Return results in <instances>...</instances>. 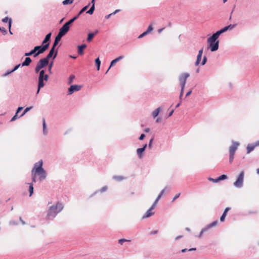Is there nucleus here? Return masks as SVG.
Segmentation results:
<instances>
[{"label": "nucleus", "mask_w": 259, "mask_h": 259, "mask_svg": "<svg viewBox=\"0 0 259 259\" xmlns=\"http://www.w3.org/2000/svg\"><path fill=\"white\" fill-rule=\"evenodd\" d=\"M218 223V221H213L212 223H211L210 224H208L207 226H206V229H207V230H208L209 229L217 226Z\"/></svg>", "instance_id": "nucleus-26"}, {"label": "nucleus", "mask_w": 259, "mask_h": 259, "mask_svg": "<svg viewBox=\"0 0 259 259\" xmlns=\"http://www.w3.org/2000/svg\"><path fill=\"white\" fill-rule=\"evenodd\" d=\"M227 179V176L226 175H222L219 177H218V180H219V182L222 180H226Z\"/></svg>", "instance_id": "nucleus-36"}, {"label": "nucleus", "mask_w": 259, "mask_h": 259, "mask_svg": "<svg viewBox=\"0 0 259 259\" xmlns=\"http://www.w3.org/2000/svg\"><path fill=\"white\" fill-rule=\"evenodd\" d=\"M32 60L30 57H26L24 61L21 64L22 66H27L31 63Z\"/></svg>", "instance_id": "nucleus-16"}, {"label": "nucleus", "mask_w": 259, "mask_h": 259, "mask_svg": "<svg viewBox=\"0 0 259 259\" xmlns=\"http://www.w3.org/2000/svg\"><path fill=\"white\" fill-rule=\"evenodd\" d=\"M49 79V75L45 74V70L42 69L39 72V76L38 78V84H37V90L36 94H38L39 93L40 90L45 85V81H48Z\"/></svg>", "instance_id": "nucleus-4"}, {"label": "nucleus", "mask_w": 259, "mask_h": 259, "mask_svg": "<svg viewBox=\"0 0 259 259\" xmlns=\"http://www.w3.org/2000/svg\"><path fill=\"white\" fill-rule=\"evenodd\" d=\"M180 195H181V193H178V194H176V195L175 196V197H174V198H173V199H172V202H174L175 200H176L177 199H178V198L180 197Z\"/></svg>", "instance_id": "nucleus-55"}, {"label": "nucleus", "mask_w": 259, "mask_h": 259, "mask_svg": "<svg viewBox=\"0 0 259 259\" xmlns=\"http://www.w3.org/2000/svg\"><path fill=\"white\" fill-rule=\"evenodd\" d=\"M35 53H36V51L35 48H34L33 50L30 51L29 52L25 53L24 56H30L31 55H35Z\"/></svg>", "instance_id": "nucleus-30"}, {"label": "nucleus", "mask_w": 259, "mask_h": 259, "mask_svg": "<svg viewBox=\"0 0 259 259\" xmlns=\"http://www.w3.org/2000/svg\"><path fill=\"white\" fill-rule=\"evenodd\" d=\"M50 42H48L45 45H42L41 44L40 46H36L34 47L35 50L36 51V53H35V55H34V57H37L39 55L42 54L46 50H47L49 47Z\"/></svg>", "instance_id": "nucleus-6"}, {"label": "nucleus", "mask_w": 259, "mask_h": 259, "mask_svg": "<svg viewBox=\"0 0 259 259\" xmlns=\"http://www.w3.org/2000/svg\"><path fill=\"white\" fill-rule=\"evenodd\" d=\"M87 48V45L82 44L77 46L78 53L79 55H82L83 54V49Z\"/></svg>", "instance_id": "nucleus-18"}, {"label": "nucleus", "mask_w": 259, "mask_h": 259, "mask_svg": "<svg viewBox=\"0 0 259 259\" xmlns=\"http://www.w3.org/2000/svg\"><path fill=\"white\" fill-rule=\"evenodd\" d=\"M1 30L2 31V32H3V34L4 35H5L7 34V31L6 29H5V28H3V29H1Z\"/></svg>", "instance_id": "nucleus-64"}, {"label": "nucleus", "mask_w": 259, "mask_h": 259, "mask_svg": "<svg viewBox=\"0 0 259 259\" xmlns=\"http://www.w3.org/2000/svg\"><path fill=\"white\" fill-rule=\"evenodd\" d=\"M190 76L189 73H184L181 74L179 77L180 84L181 87L180 97L182 96L185 87L187 78Z\"/></svg>", "instance_id": "nucleus-5"}, {"label": "nucleus", "mask_w": 259, "mask_h": 259, "mask_svg": "<svg viewBox=\"0 0 259 259\" xmlns=\"http://www.w3.org/2000/svg\"><path fill=\"white\" fill-rule=\"evenodd\" d=\"M207 62V57L204 56L203 57V59H202V61L201 62V65H204L206 64Z\"/></svg>", "instance_id": "nucleus-45"}, {"label": "nucleus", "mask_w": 259, "mask_h": 259, "mask_svg": "<svg viewBox=\"0 0 259 259\" xmlns=\"http://www.w3.org/2000/svg\"><path fill=\"white\" fill-rule=\"evenodd\" d=\"M79 15L77 14L76 16L73 17L72 19L69 20L68 21L66 22L68 24L70 25L73 23L76 19H77L79 18Z\"/></svg>", "instance_id": "nucleus-27"}, {"label": "nucleus", "mask_w": 259, "mask_h": 259, "mask_svg": "<svg viewBox=\"0 0 259 259\" xmlns=\"http://www.w3.org/2000/svg\"><path fill=\"white\" fill-rule=\"evenodd\" d=\"M82 88L81 85L74 84L71 85L68 89V95H70L72 94L74 92L79 91Z\"/></svg>", "instance_id": "nucleus-12"}, {"label": "nucleus", "mask_w": 259, "mask_h": 259, "mask_svg": "<svg viewBox=\"0 0 259 259\" xmlns=\"http://www.w3.org/2000/svg\"><path fill=\"white\" fill-rule=\"evenodd\" d=\"M207 230V229H206V227L204 228H203L201 231H200L199 235L198 236V238H201L202 236V235L203 234L204 232H205V231H206Z\"/></svg>", "instance_id": "nucleus-40"}, {"label": "nucleus", "mask_w": 259, "mask_h": 259, "mask_svg": "<svg viewBox=\"0 0 259 259\" xmlns=\"http://www.w3.org/2000/svg\"><path fill=\"white\" fill-rule=\"evenodd\" d=\"M12 72H13V71H12V70H8L3 75V76H8V75H9L10 74H11Z\"/></svg>", "instance_id": "nucleus-56"}, {"label": "nucleus", "mask_w": 259, "mask_h": 259, "mask_svg": "<svg viewBox=\"0 0 259 259\" xmlns=\"http://www.w3.org/2000/svg\"><path fill=\"white\" fill-rule=\"evenodd\" d=\"M159 200H158L157 199H155V200L154 201V202H153V204L152 205V206H151V209H154V208L155 207V206H156Z\"/></svg>", "instance_id": "nucleus-44"}, {"label": "nucleus", "mask_w": 259, "mask_h": 259, "mask_svg": "<svg viewBox=\"0 0 259 259\" xmlns=\"http://www.w3.org/2000/svg\"><path fill=\"white\" fill-rule=\"evenodd\" d=\"M166 189V187L164 188L161 192L160 193H159V194L158 195V196H157L156 199H157L158 200H159L160 198L162 197V196L163 195V194H164V193L165 192V191Z\"/></svg>", "instance_id": "nucleus-38"}, {"label": "nucleus", "mask_w": 259, "mask_h": 259, "mask_svg": "<svg viewBox=\"0 0 259 259\" xmlns=\"http://www.w3.org/2000/svg\"><path fill=\"white\" fill-rule=\"evenodd\" d=\"M239 145V143L237 142L232 141V145L229 148V153L235 154V152Z\"/></svg>", "instance_id": "nucleus-13"}, {"label": "nucleus", "mask_w": 259, "mask_h": 259, "mask_svg": "<svg viewBox=\"0 0 259 259\" xmlns=\"http://www.w3.org/2000/svg\"><path fill=\"white\" fill-rule=\"evenodd\" d=\"M208 180L209 181H210L213 182V183H218V182H219V180H218V178H216V179H213V178H209L208 179Z\"/></svg>", "instance_id": "nucleus-52"}, {"label": "nucleus", "mask_w": 259, "mask_h": 259, "mask_svg": "<svg viewBox=\"0 0 259 259\" xmlns=\"http://www.w3.org/2000/svg\"><path fill=\"white\" fill-rule=\"evenodd\" d=\"M243 179L244 171H242L238 175L236 181L234 182V186L238 188H241V187H242L243 184Z\"/></svg>", "instance_id": "nucleus-8"}, {"label": "nucleus", "mask_w": 259, "mask_h": 259, "mask_svg": "<svg viewBox=\"0 0 259 259\" xmlns=\"http://www.w3.org/2000/svg\"><path fill=\"white\" fill-rule=\"evenodd\" d=\"M124 58V56H119L118 57L116 58V59L113 60L111 63H110V65L109 67V68L108 69V70H107V71L106 72V73H107L108 72V71H109V70L110 69V68L114 66L117 62H118L119 61L121 60V59H122L123 58Z\"/></svg>", "instance_id": "nucleus-14"}, {"label": "nucleus", "mask_w": 259, "mask_h": 259, "mask_svg": "<svg viewBox=\"0 0 259 259\" xmlns=\"http://www.w3.org/2000/svg\"><path fill=\"white\" fill-rule=\"evenodd\" d=\"M95 6L92 5V6L90 8V9L87 12V13H88L90 15L93 14L95 11Z\"/></svg>", "instance_id": "nucleus-34"}, {"label": "nucleus", "mask_w": 259, "mask_h": 259, "mask_svg": "<svg viewBox=\"0 0 259 259\" xmlns=\"http://www.w3.org/2000/svg\"><path fill=\"white\" fill-rule=\"evenodd\" d=\"M147 146V144H145L143 147L137 149V153L139 158H141L142 157V153L145 151Z\"/></svg>", "instance_id": "nucleus-15"}, {"label": "nucleus", "mask_w": 259, "mask_h": 259, "mask_svg": "<svg viewBox=\"0 0 259 259\" xmlns=\"http://www.w3.org/2000/svg\"><path fill=\"white\" fill-rule=\"evenodd\" d=\"M73 1L74 0H64V1H63L62 3L64 5H67L72 4Z\"/></svg>", "instance_id": "nucleus-41"}, {"label": "nucleus", "mask_w": 259, "mask_h": 259, "mask_svg": "<svg viewBox=\"0 0 259 259\" xmlns=\"http://www.w3.org/2000/svg\"><path fill=\"white\" fill-rule=\"evenodd\" d=\"M146 35H147V34L146 33V32H144L143 33H142V34H141L139 36H138V38H141L142 37H143L144 36H146Z\"/></svg>", "instance_id": "nucleus-57"}, {"label": "nucleus", "mask_w": 259, "mask_h": 259, "mask_svg": "<svg viewBox=\"0 0 259 259\" xmlns=\"http://www.w3.org/2000/svg\"><path fill=\"white\" fill-rule=\"evenodd\" d=\"M201 57H202V55H197V59H196V61L195 63V66H198L200 63V61H201Z\"/></svg>", "instance_id": "nucleus-33"}, {"label": "nucleus", "mask_w": 259, "mask_h": 259, "mask_svg": "<svg viewBox=\"0 0 259 259\" xmlns=\"http://www.w3.org/2000/svg\"><path fill=\"white\" fill-rule=\"evenodd\" d=\"M58 54L57 51H55V48L52 47L51 50L49 51V53L47 55V56L44 58L47 59V60L49 61V59L53 57V60H54L55 58L57 57Z\"/></svg>", "instance_id": "nucleus-11"}, {"label": "nucleus", "mask_w": 259, "mask_h": 259, "mask_svg": "<svg viewBox=\"0 0 259 259\" xmlns=\"http://www.w3.org/2000/svg\"><path fill=\"white\" fill-rule=\"evenodd\" d=\"M145 137V135L144 134H142L139 138L140 140H143Z\"/></svg>", "instance_id": "nucleus-60"}, {"label": "nucleus", "mask_w": 259, "mask_h": 259, "mask_svg": "<svg viewBox=\"0 0 259 259\" xmlns=\"http://www.w3.org/2000/svg\"><path fill=\"white\" fill-rule=\"evenodd\" d=\"M153 30V27L151 25H149L147 30L145 31L146 33L148 34L150 32H151Z\"/></svg>", "instance_id": "nucleus-48"}, {"label": "nucleus", "mask_w": 259, "mask_h": 259, "mask_svg": "<svg viewBox=\"0 0 259 259\" xmlns=\"http://www.w3.org/2000/svg\"><path fill=\"white\" fill-rule=\"evenodd\" d=\"M153 30V27L151 25H149L147 30L145 31L146 33L148 34L150 32H151Z\"/></svg>", "instance_id": "nucleus-47"}, {"label": "nucleus", "mask_w": 259, "mask_h": 259, "mask_svg": "<svg viewBox=\"0 0 259 259\" xmlns=\"http://www.w3.org/2000/svg\"><path fill=\"white\" fill-rule=\"evenodd\" d=\"M228 30L227 29L226 27L225 26L224 28L221 29L220 30L217 31L216 32L214 33V34H215L218 37H219V36L221 34L226 32Z\"/></svg>", "instance_id": "nucleus-22"}, {"label": "nucleus", "mask_w": 259, "mask_h": 259, "mask_svg": "<svg viewBox=\"0 0 259 259\" xmlns=\"http://www.w3.org/2000/svg\"><path fill=\"white\" fill-rule=\"evenodd\" d=\"M236 26V24H230L228 26H226V28L227 30H231L233 28H234Z\"/></svg>", "instance_id": "nucleus-39"}, {"label": "nucleus", "mask_w": 259, "mask_h": 259, "mask_svg": "<svg viewBox=\"0 0 259 259\" xmlns=\"http://www.w3.org/2000/svg\"><path fill=\"white\" fill-rule=\"evenodd\" d=\"M230 209V207H227L225 208L224 212L223 213L222 216L220 218V221L221 222H223L225 220V217L227 215V212Z\"/></svg>", "instance_id": "nucleus-23"}, {"label": "nucleus", "mask_w": 259, "mask_h": 259, "mask_svg": "<svg viewBox=\"0 0 259 259\" xmlns=\"http://www.w3.org/2000/svg\"><path fill=\"white\" fill-rule=\"evenodd\" d=\"M11 24H12V19L11 18H10L9 19V32L10 33V34H12V31H11Z\"/></svg>", "instance_id": "nucleus-53"}, {"label": "nucleus", "mask_w": 259, "mask_h": 259, "mask_svg": "<svg viewBox=\"0 0 259 259\" xmlns=\"http://www.w3.org/2000/svg\"><path fill=\"white\" fill-rule=\"evenodd\" d=\"M42 127H43V134L46 135L48 134V131L47 130V125L45 118H42Z\"/></svg>", "instance_id": "nucleus-25"}, {"label": "nucleus", "mask_w": 259, "mask_h": 259, "mask_svg": "<svg viewBox=\"0 0 259 259\" xmlns=\"http://www.w3.org/2000/svg\"><path fill=\"white\" fill-rule=\"evenodd\" d=\"M107 187L106 186H104L101 189L100 191L101 192H103L106 191L107 190Z\"/></svg>", "instance_id": "nucleus-61"}, {"label": "nucleus", "mask_w": 259, "mask_h": 259, "mask_svg": "<svg viewBox=\"0 0 259 259\" xmlns=\"http://www.w3.org/2000/svg\"><path fill=\"white\" fill-rule=\"evenodd\" d=\"M160 112H164L163 106L158 107L154 110L152 113H159Z\"/></svg>", "instance_id": "nucleus-28"}, {"label": "nucleus", "mask_w": 259, "mask_h": 259, "mask_svg": "<svg viewBox=\"0 0 259 259\" xmlns=\"http://www.w3.org/2000/svg\"><path fill=\"white\" fill-rule=\"evenodd\" d=\"M42 160H40L34 164L31 170L32 181L33 183L36 182V174L39 176V180L40 181L45 180L47 177V173L42 168Z\"/></svg>", "instance_id": "nucleus-1"}, {"label": "nucleus", "mask_w": 259, "mask_h": 259, "mask_svg": "<svg viewBox=\"0 0 259 259\" xmlns=\"http://www.w3.org/2000/svg\"><path fill=\"white\" fill-rule=\"evenodd\" d=\"M98 32V30H96L94 33H89L88 35L87 40L91 41L92 40L94 36Z\"/></svg>", "instance_id": "nucleus-21"}, {"label": "nucleus", "mask_w": 259, "mask_h": 259, "mask_svg": "<svg viewBox=\"0 0 259 259\" xmlns=\"http://www.w3.org/2000/svg\"><path fill=\"white\" fill-rule=\"evenodd\" d=\"M70 28V25L67 22L65 23L59 29V33H58L61 36H64L69 31Z\"/></svg>", "instance_id": "nucleus-10"}, {"label": "nucleus", "mask_w": 259, "mask_h": 259, "mask_svg": "<svg viewBox=\"0 0 259 259\" xmlns=\"http://www.w3.org/2000/svg\"><path fill=\"white\" fill-rule=\"evenodd\" d=\"M21 65V64H19L17 65H16V66L14 67V68L12 69V71H13V72L15 71L16 70H17V69L19 68V67Z\"/></svg>", "instance_id": "nucleus-54"}, {"label": "nucleus", "mask_w": 259, "mask_h": 259, "mask_svg": "<svg viewBox=\"0 0 259 259\" xmlns=\"http://www.w3.org/2000/svg\"><path fill=\"white\" fill-rule=\"evenodd\" d=\"M130 241V240L122 238V239H120L118 240V243L122 245L123 242H126V241Z\"/></svg>", "instance_id": "nucleus-42"}, {"label": "nucleus", "mask_w": 259, "mask_h": 259, "mask_svg": "<svg viewBox=\"0 0 259 259\" xmlns=\"http://www.w3.org/2000/svg\"><path fill=\"white\" fill-rule=\"evenodd\" d=\"M153 139H154V138L152 137L149 141V143L148 144V147L149 149H151V148H152V144L153 141Z\"/></svg>", "instance_id": "nucleus-50"}, {"label": "nucleus", "mask_w": 259, "mask_h": 259, "mask_svg": "<svg viewBox=\"0 0 259 259\" xmlns=\"http://www.w3.org/2000/svg\"><path fill=\"white\" fill-rule=\"evenodd\" d=\"M32 108V106L28 107L26 108L23 111L22 113H26L27 112L29 111Z\"/></svg>", "instance_id": "nucleus-49"}, {"label": "nucleus", "mask_w": 259, "mask_h": 259, "mask_svg": "<svg viewBox=\"0 0 259 259\" xmlns=\"http://www.w3.org/2000/svg\"><path fill=\"white\" fill-rule=\"evenodd\" d=\"M29 184V196H31L33 193V186L32 183H28Z\"/></svg>", "instance_id": "nucleus-32"}, {"label": "nucleus", "mask_w": 259, "mask_h": 259, "mask_svg": "<svg viewBox=\"0 0 259 259\" xmlns=\"http://www.w3.org/2000/svg\"><path fill=\"white\" fill-rule=\"evenodd\" d=\"M153 118L155 119L157 123H163L165 120L170 117L172 114H153Z\"/></svg>", "instance_id": "nucleus-9"}, {"label": "nucleus", "mask_w": 259, "mask_h": 259, "mask_svg": "<svg viewBox=\"0 0 259 259\" xmlns=\"http://www.w3.org/2000/svg\"><path fill=\"white\" fill-rule=\"evenodd\" d=\"M234 154L233 153H229V161L231 163L234 159Z\"/></svg>", "instance_id": "nucleus-43"}, {"label": "nucleus", "mask_w": 259, "mask_h": 259, "mask_svg": "<svg viewBox=\"0 0 259 259\" xmlns=\"http://www.w3.org/2000/svg\"><path fill=\"white\" fill-rule=\"evenodd\" d=\"M218 38L219 37L213 33L207 38V41L208 44V48L211 52H215L218 50L219 47Z\"/></svg>", "instance_id": "nucleus-3"}, {"label": "nucleus", "mask_w": 259, "mask_h": 259, "mask_svg": "<svg viewBox=\"0 0 259 259\" xmlns=\"http://www.w3.org/2000/svg\"><path fill=\"white\" fill-rule=\"evenodd\" d=\"M90 3H89L88 5H87V6H85L83 8H82L77 14L79 15V16H80L82 13H83L84 12H85L88 9V8L90 7Z\"/></svg>", "instance_id": "nucleus-29"}, {"label": "nucleus", "mask_w": 259, "mask_h": 259, "mask_svg": "<svg viewBox=\"0 0 259 259\" xmlns=\"http://www.w3.org/2000/svg\"><path fill=\"white\" fill-rule=\"evenodd\" d=\"M255 147V146L254 144H248L246 148L247 153L248 154L250 152H251L252 151H253L254 150Z\"/></svg>", "instance_id": "nucleus-24"}, {"label": "nucleus", "mask_w": 259, "mask_h": 259, "mask_svg": "<svg viewBox=\"0 0 259 259\" xmlns=\"http://www.w3.org/2000/svg\"><path fill=\"white\" fill-rule=\"evenodd\" d=\"M64 208L62 203L58 202L55 204L51 206L48 210L46 219L48 221L53 220Z\"/></svg>", "instance_id": "nucleus-2"}, {"label": "nucleus", "mask_w": 259, "mask_h": 259, "mask_svg": "<svg viewBox=\"0 0 259 259\" xmlns=\"http://www.w3.org/2000/svg\"><path fill=\"white\" fill-rule=\"evenodd\" d=\"M75 78V76L74 75H71L68 80V84H71L73 82L74 79Z\"/></svg>", "instance_id": "nucleus-37"}, {"label": "nucleus", "mask_w": 259, "mask_h": 259, "mask_svg": "<svg viewBox=\"0 0 259 259\" xmlns=\"http://www.w3.org/2000/svg\"><path fill=\"white\" fill-rule=\"evenodd\" d=\"M24 115V114H20V115L19 116V114H15V115L12 118L10 121H13L15 120L16 119L21 117Z\"/></svg>", "instance_id": "nucleus-35"}, {"label": "nucleus", "mask_w": 259, "mask_h": 259, "mask_svg": "<svg viewBox=\"0 0 259 259\" xmlns=\"http://www.w3.org/2000/svg\"><path fill=\"white\" fill-rule=\"evenodd\" d=\"M53 62L52 61L49 64V67H48V70H49V72L51 73L52 72H51V69H52V68L53 67Z\"/></svg>", "instance_id": "nucleus-46"}, {"label": "nucleus", "mask_w": 259, "mask_h": 259, "mask_svg": "<svg viewBox=\"0 0 259 259\" xmlns=\"http://www.w3.org/2000/svg\"><path fill=\"white\" fill-rule=\"evenodd\" d=\"M120 11V10L117 9L114 12H113V13H111V15H115L116 14H117V13L119 12Z\"/></svg>", "instance_id": "nucleus-63"}, {"label": "nucleus", "mask_w": 259, "mask_h": 259, "mask_svg": "<svg viewBox=\"0 0 259 259\" xmlns=\"http://www.w3.org/2000/svg\"><path fill=\"white\" fill-rule=\"evenodd\" d=\"M52 33L50 32L48 34H47L44 40L42 42V45H45L47 44L48 42H50V41L51 40V37Z\"/></svg>", "instance_id": "nucleus-20"}, {"label": "nucleus", "mask_w": 259, "mask_h": 259, "mask_svg": "<svg viewBox=\"0 0 259 259\" xmlns=\"http://www.w3.org/2000/svg\"><path fill=\"white\" fill-rule=\"evenodd\" d=\"M62 36L60 35L59 34H57V35L56 36L55 40L54 41L53 45L52 46L53 47L55 48L58 45L59 42L60 41L61 38Z\"/></svg>", "instance_id": "nucleus-19"}, {"label": "nucleus", "mask_w": 259, "mask_h": 259, "mask_svg": "<svg viewBox=\"0 0 259 259\" xmlns=\"http://www.w3.org/2000/svg\"><path fill=\"white\" fill-rule=\"evenodd\" d=\"M23 108L22 107H19L15 113H19L20 112H21L23 110Z\"/></svg>", "instance_id": "nucleus-58"}, {"label": "nucleus", "mask_w": 259, "mask_h": 259, "mask_svg": "<svg viewBox=\"0 0 259 259\" xmlns=\"http://www.w3.org/2000/svg\"><path fill=\"white\" fill-rule=\"evenodd\" d=\"M113 179H116L118 181H121L123 179V177H121V176H114L113 177Z\"/></svg>", "instance_id": "nucleus-51"}, {"label": "nucleus", "mask_w": 259, "mask_h": 259, "mask_svg": "<svg viewBox=\"0 0 259 259\" xmlns=\"http://www.w3.org/2000/svg\"><path fill=\"white\" fill-rule=\"evenodd\" d=\"M95 64L97 66V70H99L101 65V61L100 60L99 57L95 59Z\"/></svg>", "instance_id": "nucleus-31"}, {"label": "nucleus", "mask_w": 259, "mask_h": 259, "mask_svg": "<svg viewBox=\"0 0 259 259\" xmlns=\"http://www.w3.org/2000/svg\"><path fill=\"white\" fill-rule=\"evenodd\" d=\"M9 19H10L8 17H6L2 20V21L4 23H6L8 21V20L9 21Z\"/></svg>", "instance_id": "nucleus-62"}, {"label": "nucleus", "mask_w": 259, "mask_h": 259, "mask_svg": "<svg viewBox=\"0 0 259 259\" xmlns=\"http://www.w3.org/2000/svg\"><path fill=\"white\" fill-rule=\"evenodd\" d=\"M49 61L47 60V59L44 58L41 59L37 63L36 66L35 68V72L36 73H38L41 69L47 66L49 64Z\"/></svg>", "instance_id": "nucleus-7"}, {"label": "nucleus", "mask_w": 259, "mask_h": 259, "mask_svg": "<svg viewBox=\"0 0 259 259\" xmlns=\"http://www.w3.org/2000/svg\"><path fill=\"white\" fill-rule=\"evenodd\" d=\"M153 209H151V207H150L149 209L146 212L145 214L142 217V219H146L152 215L154 213V212L151 211Z\"/></svg>", "instance_id": "nucleus-17"}, {"label": "nucleus", "mask_w": 259, "mask_h": 259, "mask_svg": "<svg viewBox=\"0 0 259 259\" xmlns=\"http://www.w3.org/2000/svg\"><path fill=\"white\" fill-rule=\"evenodd\" d=\"M10 225H18V223L15 222V221H11L9 223Z\"/></svg>", "instance_id": "nucleus-59"}]
</instances>
